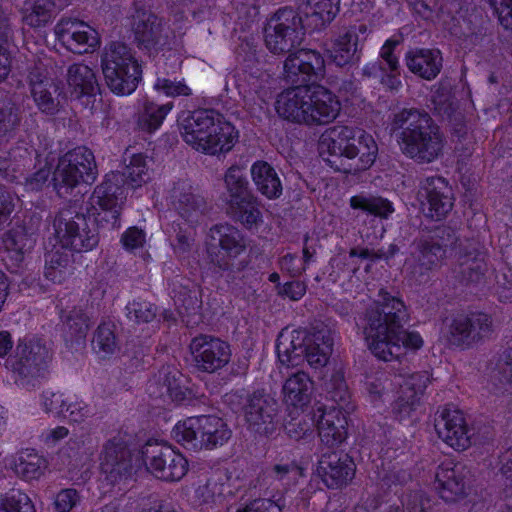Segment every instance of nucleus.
<instances>
[{"label": "nucleus", "instance_id": "c756f323", "mask_svg": "<svg viewBox=\"0 0 512 512\" xmlns=\"http://www.w3.org/2000/svg\"><path fill=\"white\" fill-rule=\"evenodd\" d=\"M307 87L294 86L283 91L276 100L278 115L292 123L309 125Z\"/></svg>", "mask_w": 512, "mask_h": 512}, {"label": "nucleus", "instance_id": "aec40b11", "mask_svg": "<svg viewBox=\"0 0 512 512\" xmlns=\"http://www.w3.org/2000/svg\"><path fill=\"white\" fill-rule=\"evenodd\" d=\"M417 198L425 217L440 221L451 212L454 194L448 181L440 176L427 177L420 181Z\"/></svg>", "mask_w": 512, "mask_h": 512}, {"label": "nucleus", "instance_id": "2eb2a0df", "mask_svg": "<svg viewBox=\"0 0 512 512\" xmlns=\"http://www.w3.org/2000/svg\"><path fill=\"white\" fill-rule=\"evenodd\" d=\"M325 75V59L314 49L298 48L283 62V78L292 86L308 87Z\"/></svg>", "mask_w": 512, "mask_h": 512}, {"label": "nucleus", "instance_id": "5fc2aeb1", "mask_svg": "<svg viewBox=\"0 0 512 512\" xmlns=\"http://www.w3.org/2000/svg\"><path fill=\"white\" fill-rule=\"evenodd\" d=\"M63 249L45 253L44 275L53 282H61L64 271L71 263V254Z\"/></svg>", "mask_w": 512, "mask_h": 512}, {"label": "nucleus", "instance_id": "c03bdc74", "mask_svg": "<svg viewBox=\"0 0 512 512\" xmlns=\"http://www.w3.org/2000/svg\"><path fill=\"white\" fill-rule=\"evenodd\" d=\"M491 382L496 393L512 395V346L500 356L491 375ZM508 406L512 410V398L509 400Z\"/></svg>", "mask_w": 512, "mask_h": 512}, {"label": "nucleus", "instance_id": "b1692460", "mask_svg": "<svg viewBox=\"0 0 512 512\" xmlns=\"http://www.w3.org/2000/svg\"><path fill=\"white\" fill-rule=\"evenodd\" d=\"M55 31L62 45L74 54L91 53L100 43L97 31L77 19L62 20Z\"/></svg>", "mask_w": 512, "mask_h": 512}, {"label": "nucleus", "instance_id": "412c9836", "mask_svg": "<svg viewBox=\"0 0 512 512\" xmlns=\"http://www.w3.org/2000/svg\"><path fill=\"white\" fill-rule=\"evenodd\" d=\"M489 271L486 252L479 242L467 241L461 245L456 265L455 279L465 286H480L486 283Z\"/></svg>", "mask_w": 512, "mask_h": 512}, {"label": "nucleus", "instance_id": "f257e3e1", "mask_svg": "<svg viewBox=\"0 0 512 512\" xmlns=\"http://www.w3.org/2000/svg\"><path fill=\"white\" fill-rule=\"evenodd\" d=\"M389 129L401 152L418 164H430L443 155L444 134L425 110L403 108L393 113Z\"/></svg>", "mask_w": 512, "mask_h": 512}, {"label": "nucleus", "instance_id": "6e6552de", "mask_svg": "<svg viewBox=\"0 0 512 512\" xmlns=\"http://www.w3.org/2000/svg\"><path fill=\"white\" fill-rule=\"evenodd\" d=\"M53 355V349L45 339L24 336L17 340L6 360V368L18 386L32 389L48 376Z\"/></svg>", "mask_w": 512, "mask_h": 512}, {"label": "nucleus", "instance_id": "a19ab883", "mask_svg": "<svg viewBox=\"0 0 512 512\" xmlns=\"http://www.w3.org/2000/svg\"><path fill=\"white\" fill-rule=\"evenodd\" d=\"M449 31L453 36L472 46L480 44L486 35L483 19L475 13L452 18V25Z\"/></svg>", "mask_w": 512, "mask_h": 512}, {"label": "nucleus", "instance_id": "6ab92c4d", "mask_svg": "<svg viewBox=\"0 0 512 512\" xmlns=\"http://www.w3.org/2000/svg\"><path fill=\"white\" fill-rule=\"evenodd\" d=\"M99 461L102 473L111 484L127 480L136 473L128 441L121 434L103 444Z\"/></svg>", "mask_w": 512, "mask_h": 512}, {"label": "nucleus", "instance_id": "39448f33", "mask_svg": "<svg viewBox=\"0 0 512 512\" xmlns=\"http://www.w3.org/2000/svg\"><path fill=\"white\" fill-rule=\"evenodd\" d=\"M246 248L245 237L238 228L228 223L213 225L205 240L209 269L228 284L236 283L248 265L247 260L239 259Z\"/></svg>", "mask_w": 512, "mask_h": 512}, {"label": "nucleus", "instance_id": "13d9d810", "mask_svg": "<svg viewBox=\"0 0 512 512\" xmlns=\"http://www.w3.org/2000/svg\"><path fill=\"white\" fill-rule=\"evenodd\" d=\"M326 391L330 399L334 401L337 409H345L350 400V393L342 372H334L330 379L325 383Z\"/></svg>", "mask_w": 512, "mask_h": 512}, {"label": "nucleus", "instance_id": "f03ea898", "mask_svg": "<svg viewBox=\"0 0 512 512\" xmlns=\"http://www.w3.org/2000/svg\"><path fill=\"white\" fill-rule=\"evenodd\" d=\"M323 160L336 172L355 175L368 170L378 155V145L370 134L336 125L328 128L319 139Z\"/></svg>", "mask_w": 512, "mask_h": 512}, {"label": "nucleus", "instance_id": "bf43d9fd", "mask_svg": "<svg viewBox=\"0 0 512 512\" xmlns=\"http://www.w3.org/2000/svg\"><path fill=\"white\" fill-rule=\"evenodd\" d=\"M0 512H36V509L27 494L12 490L0 498Z\"/></svg>", "mask_w": 512, "mask_h": 512}, {"label": "nucleus", "instance_id": "f704fd0d", "mask_svg": "<svg viewBox=\"0 0 512 512\" xmlns=\"http://www.w3.org/2000/svg\"><path fill=\"white\" fill-rule=\"evenodd\" d=\"M61 330L66 342L84 341L92 326L90 316L79 307L61 310Z\"/></svg>", "mask_w": 512, "mask_h": 512}, {"label": "nucleus", "instance_id": "dca6fc26", "mask_svg": "<svg viewBox=\"0 0 512 512\" xmlns=\"http://www.w3.org/2000/svg\"><path fill=\"white\" fill-rule=\"evenodd\" d=\"M189 350L194 368L198 372L214 374L231 361V345L219 337L199 334L191 339Z\"/></svg>", "mask_w": 512, "mask_h": 512}, {"label": "nucleus", "instance_id": "774afa93", "mask_svg": "<svg viewBox=\"0 0 512 512\" xmlns=\"http://www.w3.org/2000/svg\"><path fill=\"white\" fill-rule=\"evenodd\" d=\"M283 507L271 499L257 498L244 504L236 512H282Z\"/></svg>", "mask_w": 512, "mask_h": 512}, {"label": "nucleus", "instance_id": "0e129e2a", "mask_svg": "<svg viewBox=\"0 0 512 512\" xmlns=\"http://www.w3.org/2000/svg\"><path fill=\"white\" fill-rule=\"evenodd\" d=\"M172 293L174 303L180 309V313H183V310L189 314L199 307L195 291L190 290L188 287L181 285L178 290L173 289Z\"/></svg>", "mask_w": 512, "mask_h": 512}, {"label": "nucleus", "instance_id": "20e7f679", "mask_svg": "<svg viewBox=\"0 0 512 512\" xmlns=\"http://www.w3.org/2000/svg\"><path fill=\"white\" fill-rule=\"evenodd\" d=\"M334 339L331 329L322 322L310 329L281 332L276 341L279 361L298 366L304 360L314 369L324 367L332 354Z\"/></svg>", "mask_w": 512, "mask_h": 512}, {"label": "nucleus", "instance_id": "603ef678", "mask_svg": "<svg viewBox=\"0 0 512 512\" xmlns=\"http://www.w3.org/2000/svg\"><path fill=\"white\" fill-rule=\"evenodd\" d=\"M146 156L142 153L132 154L129 164L120 172L125 178L131 189H136L146 184L150 180L149 167Z\"/></svg>", "mask_w": 512, "mask_h": 512}, {"label": "nucleus", "instance_id": "c9c22d12", "mask_svg": "<svg viewBox=\"0 0 512 512\" xmlns=\"http://www.w3.org/2000/svg\"><path fill=\"white\" fill-rule=\"evenodd\" d=\"M282 391L287 405L302 408L310 403L313 381L306 372L299 370L286 379Z\"/></svg>", "mask_w": 512, "mask_h": 512}, {"label": "nucleus", "instance_id": "1a4fd4ad", "mask_svg": "<svg viewBox=\"0 0 512 512\" xmlns=\"http://www.w3.org/2000/svg\"><path fill=\"white\" fill-rule=\"evenodd\" d=\"M107 87L117 95H129L142 79V68L132 49L125 43L112 42L101 58Z\"/></svg>", "mask_w": 512, "mask_h": 512}, {"label": "nucleus", "instance_id": "393cba45", "mask_svg": "<svg viewBox=\"0 0 512 512\" xmlns=\"http://www.w3.org/2000/svg\"><path fill=\"white\" fill-rule=\"evenodd\" d=\"M356 465L347 453H323L318 461L317 473L329 489L346 486L355 476Z\"/></svg>", "mask_w": 512, "mask_h": 512}, {"label": "nucleus", "instance_id": "79ce46f5", "mask_svg": "<svg viewBox=\"0 0 512 512\" xmlns=\"http://www.w3.org/2000/svg\"><path fill=\"white\" fill-rule=\"evenodd\" d=\"M226 213L232 220L240 222L248 229L262 222L259 201L253 194L236 201L227 202Z\"/></svg>", "mask_w": 512, "mask_h": 512}, {"label": "nucleus", "instance_id": "f3484780", "mask_svg": "<svg viewBox=\"0 0 512 512\" xmlns=\"http://www.w3.org/2000/svg\"><path fill=\"white\" fill-rule=\"evenodd\" d=\"M279 403L264 389L254 391L247 397L244 406L248 428L256 434L271 437L280 424Z\"/></svg>", "mask_w": 512, "mask_h": 512}, {"label": "nucleus", "instance_id": "58836bf2", "mask_svg": "<svg viewBox=\"0 0 512 512\" xmlns=\"http://www.w3.org/2000/svg\"><path fill=\"white\" fill-rule=\"evenodd\" d=\"M298 13L312 20L315 29L330 23L339 12L340 0H297Z\"/></svg>", "mask_w": 512, "mask_h": 512}, {"label": "nucleus", "instance_id": "680f3d73", "mask_svg": "<svg viewBox=\"0 0 512 512\" xmlns=\"http://www.w3.org/2000/svg\"><path fill=\"white\" fill-rule=\"evenodd\" d=\"M127 316L137 324L152 322L157 315V306L148 302H129L126 306Z\"/></svg>", "mask_w": 512, "mask_h": 512}, {"label": "nucleus", "instance_id": "e2e57ef3", "mask_svg": "<svg viewBox=\"0 0 512 512\" xmlns=\"http://www.w3.org/2000/svg\"><path fill=\"white\" fill-rule=\"evenodd\" d=\"M419 403L420 399L401 389L398 398L392 404V411L397 419L403 420L411 416Z\"/></svg>", "mask_w": 512, "mask_h": 512}, {"label": "nucleus", "instance_id": "9b49d317", "mask_svg": "<svg viewBox=\"0 0 512 512\" xmlns=\"http://www.w3.org/2000/svg\"><path fill=\"white\" fill-rule=\"evenodd\" d=\"M97 175L93 152L79 146L59 158L52 175V184L59 197L68 198L81 183L93 184Z\"/></svg>", "mask_w": 512, "mask_h": 512}, {"label": "nucleus", "instance_id": "72a5a7b5", "mask_svg": "<svg viewBox=\"0 0 512 512\" xmlns=\"http://www.w3.org/2000/svg\"><path fill=\"white\" fill-rule=\"evenodd\" d=\"M171 198L175 210L187 221H192L209 209L206 199L200 194L194 193L192 186L184 181L175 183Z\"/></svg>", "mask_w": 512, "mask_h": 512}, {"label": "nucleus", "instance_id": "2f4dec72", "mask_svg": "<svg viewBox=\"0 0 512 512\" xmlns=\"http://www.w3.org/2000/svg\"><path fill=\"white\" fill-rule=\"evenodd\" d=\"M67 84L71 96L75 99H86V105L94 103L95 97L101 94L96 73L83 63H74L67 71Z\"/></svg>", "mask_w": 512, "mask_h": 512}, {"label": "nucleus", "instance_id": "5701e85b", "mask_svg": "<svg viewBox=\"0 0 512 512\" xmlns=\"http://www.w3.org/2000/svg\"><path fill=\"white\" fill-rule=\"evenodd\" d=\"M435 429L438 436L448 445L465 450L477 443L471 429L468 428L463 413L459 410L442 409L436 413Z\"/></svg>", "mask_w": 512, "mask_h": 512}, {"label": "nucleus", "instance_id": "69168bd1", "mask_svg": "<svg viewBox=\"0 0 512 512\" xmlns=\"http://www.w3.org/2000/svg\"><path fill=\"white\" fill-rule=\"evenodd\" d=\"M429 383L430 377L427 371L417 372L405 380L404 384L401 385V389L420 399Z\"/></svg>", "mask_w": 512, "mask_h": 512}, {"label": "nucleus", "instance_id": "864d4df0", "mask_svg": "<svg viewBox=\"0 0 512 512\" xmlns=\"http://www.w3.org/2000/svg\"><path fill=\"white\" fill-rule=\"evenodd\" d=\"M225 187L229 198L227 202L236 201L242 199L252 192L249 188V182L244 175L243 170L238 166H231L225 173L224 176Z\"/></svg>", "mask_w": 512, "mask_h": 512}, {"label": "nucleus", "instance_id": "bb28decb", "mask_svg": "<svg viewBox=\"0 0 512 512\" xmlns=\"http://www.w3.org/2000/svg\"><path fill=\"white\" fill-rule=\"evenodd\" d=\"M309 126L326 125L336 119L341 103L335 93L320 84L307 87Z\"/></svg>", "mask_w": 512, "mask_h": 512}, {"label": "nucleus", "instance_id": "0eeeda50", "mask_svg": "<svg viewBox=\"0 0 512 512\" xmlns=\"http://www.w3.org/2000/svg\"><path fill=\"white\" fill-rule=\"evenodd\" d=\"M458 241V232L451 226L421 230L411 244V262H406L410 276L418 282L425 281L429 272L441 267L448 250L454 249Z\"/></svg>", "mask_w": 512, "mask_h": 512}, {"label": "nucleus", "instance_id": "9d476101", "mask_svg": "<svg viewBox=\"0 0 512 512\" xmlns=\"http://www.w3.org/2000/svg\"><path fill=\"white\" fill-rule=\"evenodd\" d=\"M54 228L62 248L87 252L99 243V231L88 207L85 212L75 205L62 208L54 219Z\"/></svg>", "mask_w": 512, "mask_h": 512}, {"label": "nucleus", "instance_id": "338daca9", "mask_svg": "<svg viewBox=\"0 0 512 512\" xmlns=\"http://www.w3.org/2000/svg\"><path fill=\"white\" fill-rule=\"evenodd\" d=\"M80 502V495L76 489H62L56 495L54 505L58 512H70Z\"/></svg>", "mask_w": 512, "mask_h": 512}, {"label": "nucleus", "instance_id": "c85d7f7f", "mask_svg": "<svg viewBox=\"0 0 512 512\" xmlns=\"http://www.w3.org/2000/svg\"><path fill=\"white\" fill-rule=\"evenodd\" d=\"M358 44L357 28L350 27L332 40L331 46L326 50L328 63L349 71L361 59Z\"/></svg>", "mask_w": 512, "mask_h": 512}, {"label": "nucleus", "instance_id": "423d86ee", "mask_svg": "<svg viewBox=\"0 0 512 512\" xmlns=\"http://www.w3.org/2000/svg\"><path fill=\"white\" fill-rule=\"evenodd\" d=\"M378 297L377 301L366 308L358 324L368 348L376 357L375 345H379V350H383L384 346L380 344H387L392 340L396 332L399 333L401 324H405L409 319L402 299L384 289L379 290Z\"/></svg>", "mask_w": 512, "mask_h": 512}, {"label": "nucleus", "instance_id": "7c9ffc66", "mask_svg": "<svg viewBox=\"0 0 512 512\" xmlns=\"http://www.w3.org/2000/svg\"><path fill=\"white\" fill-rule=\"evenodd\" d=\"M347 417L341 409L332 407L322 411L317 420L318 435L322 445L338 448L347 439Z\"/></svg>", "mask_w": 512, "mask_h": 512}, {"label": "nucleus", "instance_id": "4c0bfd02", "mask_svg": "<svg viewBox=\"0 0 512 512\" xmlns=\"http://www.w3.org/2000/svg\"><path fill=\"white\" fill-rule=\"evenodd\" d=\"M252 180L257 190L268 199H278L283 186L275 168L266 161H256L251 166Z\"/></svg>", "mask_w": 512, "mask_h": 512}, {"label": "nucleus", "instance_id": "de8ad7c7", "mask_svg": "<svg viewBox=\"0 0 512 512\" xmlns=\"http://www.w3.org/2000/svg\"><path fill=\"white\" fill-rule=\"evenodd\" d=\"M96 204L98 208L91 206L89 209L93 211L92 214L90 213L91 220L95 223L98 231L99 228L113 229L120 227V216L124 206L110 201L106 203L101 199H96Z\"/></svg>", "mask_w": 512, "mask_h": 512}, {"label": "nucleus", "instance_id": "4be33fe9", "mask_svg": "<svg viewBox=\"0 0 512 512\" xmlns=\"http://www.w3.org/2000/svg\"><path fill=\"white\" fill-rule=\"evenodd\" d=\"M27 81L38 109L47 115H55L60 109V87L52 79L43 63H37L28 71Z\"/></svg>", "mask_w": 512, "mask_h": 512}, {"label": "nucleus", "instance_id": "473e14b6", "mask_svg": "<svg viewBox=\"0 0 512 512\" xmlns=\"http://www.w3.org/2000/svg\"><path fill=\"white\" fill-rule=\"evenodd\" d=\"M404 60L412 74L427 81L435 79L443 66L439 49L412 48L405 53Z\"/></svg>", "mask_w": 512, "mask_h": 512}, {"label": "nucleus", "instance_id": "052dcab7", "mask_svg": "<svg viewBox=\"0 0 512 512\" xmlns=\"http://www.w3.org/2000/svg\"><path fill=\"white\" fill-rule=\"evenodd\" d=\"M10 32L9 19L0 6V81L4 80L9 73L10 60L6 46Z\"/></svg>", "mask_w": 512, "mask_h": 512}, {"label": "nucleus", "instance_id": "09e8293b", "mask_svg": "<svg viewBox=\"0 0 512 512\" xmlns=\"http://www.w3.org/2000/svg\"><path fill=\"white\" fill-rule=\"evenodd\" d=\"M171 108L172 103L159 105L146 102L143 110L138 114L137 128L143 132L153 133L161 126Z\"/></svg>", "mask_w": 512, "mask_h": 512}, {"label": "nucleus", "instance_id": "6e6d98bb", "mask_svg": "<svg viewBox=\"0 0 512 512\" xmlns=\"http://www.w3.org/2000/svg\"><path fill=\"white\" fill-rule=\"evenodd\" d=\"M21 123L19 107L12 102L0 104V143L13 137Z\"/></svg>", "mask_w": 512, "mask_h": 512}, {"label": "nucleus", "instance_id": "cd10ccee", "mask_svg": "<svg viewBox=\"0 0 512 512\" xmlns=\"http://www.w3.org/2000/svg\"><path fill=\"white\" fill-rule=\"evenodd\" d=\"M470 471L461 463L442 465L435 476L436 489L446 502H455L467 495Z\"/></svg>", "mask_w": 512, "mask_h": 512}, {"label": "nucleus", "instance_id": "3c124183", "mask_svg": "<svg viewBox=\"0 0 512 512\" xmlns=\"http://www.w3.org/2000/svg\"><path fill=\"white\" fill-rule=\"evenodd\" d=\"M350 206L380 218H388L394 212L392 203L381 196L356 195L351 197Z\"/></svg>", "mask_w": 512, "mask_h": 512}, {"label": "nucleus", "instance_id": "a878e982", "mask_svg": "<svg viewBox=\"0 0 512 512\" xmlns=\"http://www.w3.org/2000/svg\"><path fill=\"white\" fill-rule=\"evenodd\" d=\"M37 228L32 217L15 218L11 228L3 235V244L11 260L20 268L26 254L30 253L36 243Z\"/></svg>", "mask_w": 512, "mask_h": 512}, {"label": "nucleus", "instance_id": "8fccbe9b", "mask_svg": "<svg viewBox=\"0 0 512 512\" xmlns=\"http://www.w3.org/2000/svg\"><path fill=\"white\" fill-rule=\"evenodd\" d=\"M92 348L100 358H107L119 350L113 323H101L94 332Z\"/></svg>", "mask_w": 512, "mask_h": 512}, {"label": "nucleus", "instance_id": "4468645a", "mask_svg": "<svg viewBox=\"0 0 512 512\" xmlns=\"http://www.w3.org/2000/svg\"><path fill=\"white\" fill-rule=\"evenodd\" d=\"M152 0H134L129 26L139 49L151 51L166 44L162 20L151 10Z\"/></svg>", "mask_w": 512, "mask_h": 512}, {"label": "nucleus", "instance_id": "4d7b16f0", "mask_svg": "<svg viewBox=\"0 0 512 512\" xmlns=\"http://www.w3.org/2000/svg\"><path fill=\"white\" fill-rule=\"evenodd\" d=\"M56 4L53 0H36L30 13L24 16V22L33 28L44 27L54 17Z\"/></svg>", "mask_w": 512, "mask_h": 512}, {"label": "nucleus", "instance_id": "a211bd4d", "mask_svg": "<svg viewBox=\"0 0 512 512\" xmlns=\"http://www.w3.org/2000/svg\"><path fill=\"white\" fill-rule=\"evenodd\" d=\"M494 328L493 318L487 313L459 314L451 320L448 340L452 345L469 348L491 338Z\"/></svg>", "mask_w": 512, "mask_h": 512}, {"label": "nucleus", "instance_id": "ddd939ff", "mask_svg": "<svg viewBox=\"0 0 512 512\" xmlns=\"http://www.w3.org/2000/svg\"><path fill=\"white\" fill-rule=\"evenodd\" d=\"M141 458L147 471L163 481H179L188 471L187 459L158 441L148 440L141 448Z\"/></svg>", "mask_w": 512, "mask_h": 512}, {"label": "nucleus", "instance_id": "a18cd8bd", "mask_svg": "<svg viewBox=\"0 0 512 512\" xmlns=\"http://www.w3.org/2000/svg\"><path fill=\"white\" fill-rule=\"evenodd\" d=\"M46 468V459L29 450L20 452L14 463L15 473L26 480L38 479Z\"/></svg>", "mask_w": 512, "mask_h": 512}, {"label": "nucleus", "instance_id": "ea45409f", "mask_svg": "<svg viewBox=\"0 0 512 512\" xmlns=\"http://www.w3.org/2000/svg\"><path fill=\"white\" fill-rule=\"evenodd\" d=\"M126 181L127 178L120 171H111L105 175L102 183L96 186L93 196L106 203L110 201L124 206L128 190L131 189V186Z\"/></svg>", "mask_w": 512, "mask_h": 512}, {"label": "nucleus", "instance_id": "49530a36", "mask_svg": "<svg viewBox=\"0 0 512 512\" xmlns=\"http://www.w3.org/2000/svg\"><path fill=\"white\" fill-rule=\"evenodd\" d=\"M204 449L212 450L223 446L232 436V431L223 419L215 415H205Z\"/></svg>", "mask_w": 512, "mask_h": 512}, {"label": "nucleus", "instance_id": "e433bc0d", "mask_svg": "<svg viewBox=\"0 0 512 512\" xmlns=\"http://www.w3.org/2000/svg\"><path fill=\"white\" fill-rule=\"evenodd\" d=\"M205 415L192 416L179 422L173 428V436L187 449L198 451L204 449Z\"/></svg>", "mask_w": 512, "mask_h": 512}, {"label": "nucleus", "instance_id": "f8f14e48", "mask_svg": "<svg viewBox=\"0 0 512 512\" xmlns=\"http://www.w3.org/2000/svg\"><path fill=\"white\" fill-rule=\"evenodd\" d=\"M306 28L303 17L292 7L278 9L264 28V41L274 55H288L303 43Z\"/></svg>", "mask_w": 512, "mask_h": 512}, {"label": "nucleus", "instance_id": "37998d69", "mask_svg": "<svg viewBox=\"0 0 512 512\" xmlns=\"http://www.w3.org/2000/svg\"><path fill=\"white\" fill-rule=\"evenodd\" d=\"M384 346L383 350H379V347L374 348L377 350V358L383 361H391L394 358H398L402 354V348L419 349L423 345V340L419 333L408 332L404 329V324H401L399 333L396 332L392 340L388 341L387 344H380Z\"/></svg>", "mask_w": 512, "mask_h": 512}, {"label": "nucleus", "instance_id": "7ed1b4c3", "mask_svg": "<svg viewBox=\"0 0 512 512\" xmlns=\"http://www.w3.org/2000/svg\"><path fill=\"white\" fill-rule=\"evenodd\" d=\"M177 122L184 141L205 154L229 152L238 140L235 127L214 109L183 111Z\"/></svg>", "mask_w": 512, "mask_h": 512}]
</instances>
